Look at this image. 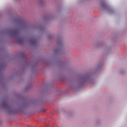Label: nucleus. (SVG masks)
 Here are the masks:
<instances>
[{
    "label": "nucleus",
    "mask_w": 127,
    "mask_h": 127,
    "mask_svg": "<svg viewBox=\"0 0 127 127\" xmlns=\"http://www.w3.org/2000/svg\"><path fill=\"white\" fill-rule=\"evenodd\" d=\"M3 106H7V104L6 103V102H4L3 104Z\"/></svg>",
    "instance_id": "nucleus-1"
}]
</instances>
